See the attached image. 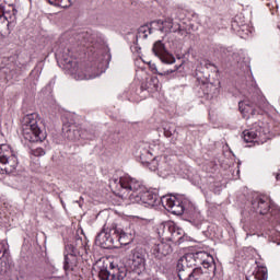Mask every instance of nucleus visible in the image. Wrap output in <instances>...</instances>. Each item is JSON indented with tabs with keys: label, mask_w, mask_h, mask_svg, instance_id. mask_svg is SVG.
Instances as JSON below:
<instances>
[{
	"label": "nucleus",
	"mask_w": 280,
	"mask_h": 280,
	"mask_svg": "<svg viewBox=\"0 0 280 280\" xmlns=\"http://www.w3.org/2000/svg\"><path fill=\"white\" fill-rule=\"evenodd\" d=\"M18 10L16 8L12 7L11 11H4V13H2V18L0 20V23H8V25H10V23L16 21V14H18Z\"/></svg>",
	"instance_id": "23"
},
{
	"label": "nucleus",
	"mask_w": 280,
	"mask_h": 280,
	"mask_svg": "<svg viewBox=\"0 0 280 280\" xmlns=\"http://www.w3.org/2000/svg\"><path fill=\"white\" fill-rule=\"evenodd\" d=\"M108 235L114 238L115 242H118V237L121 233V228L117 226V224H112L110 228L105 229Z\"/></svg>",
	"instance_id": "25"
},
{
	"label": "nucleus",
	"mask_w": 280,
	"mask_h": 280,
	"mask_svg": "<svg viewBox=\"0 0 280 280\" xmlns=\"http://www.w3.org/2000/svg\"><path fill=\"white\" fill-rule=\"evenodd\" d=\"M19 167V159L8 144L0 145V174H14Z\"/></svg>",
	"instance_id": "6"
},
{
	"label": "nucleus",
	"mask_w": 280,
	"mask_h": 280,
	"mask_svg": "<svg viewBox=\"0 0 280 280\" xmlns=\"http://www.w3.org/2000/svg\"><path fill=\"white\" fill-rule=\"evenodd\" d=\"M254 279L268 280V269L266 267H258L254 272ZM249 280V279H247Z\"/></svg>",
	"instance_id": "26"
},
{
	"label": "nucleus",
	"mask_w": 280,
	"mask_h": 280,
	"mask_svg": "<svg viewBox=\"0 0 280 280\" xmlns=\"http://www.w3.org/2000/svg\"><path fill=\"white\" fill-rule=\"evenodd\" d=\"M150 67H151V71H154L155 73H158V75H170V73H174V72L178 71V69H180V66H175L174 69L159 72V70L156 69V65L152 63Z\"/></svg>",
	"instance_id": "28"
},
{
	"label": "nucleus",
	"mask_w": 280,
	"mask_h": 280,
	"mask_svg": "<svg viewBox=\"0 0 280 280\" xmlns=\"http://www.w3.org/2000/svg\"><path fill=\"white\" fill-rule=\"evenodd\" d=\"M180 280H211L215 277V272H211L209 269L202 270V268L197 267L191 271L177 273Z\"/></svg>",
	"instance_id": "12"
},
{
	"label": "nucleus",
	"mask_w": 280,
	"mask_h": 280,
	"mask_svg": "<svg viewBox=\"0 0 280 280\" xmlns=\"http://www.w3.org/2000/svg\"><path fill=\"white\" fill-rule=\"evenodd\" d=\"M164 229H167L168 231H172L174 228H172V224L167 223L164 225Z\"/></svg>",
	"instance_id": "37"
},
{
	"label": "nucleus",
	"mask_w": 280,
	"mask_h": 280,
	"mask_svg": "<svg viewBox=\"0 0 280 280\" xmlns=\"http://www.w3.org/2000/svg\"><path fill=\"white\" fill-rule=\"evenodd\" d=\"M150 85L153 86L155 91H159V78L152 77L150 79Z\"/></svg>",
	"instance_id": "32"
},
{
	"label": "nucleus",
	"mask_w": 280,
	"mask_h": 280,
	"mask_svg": "<svg viewBox=\"0 0 280 280\" xmlns=\"http://www.w3.org/2000/svg\"><path fill=\"white\" fill-rule=\"evenodd\" d=\"M95 242L102 248H110L113 244H115L114 238L108 234V232H106V228L97 234Z\"/></svg>",
	"instance_id": "21"
},
{
	"label": "nucleus",
	"mask_w": 280,
	"mask_h": 280,
	"mask_svg": "<svg viewBox=\"0 0 280 280\" xmlns=\"http://www.w3.org/2000/svg\"><path fill=\"white\" fill-rule=\"evenodd\" d=\"M1 73H5V69H0V75Z\"/></svg>",
	"instance_id": "40"
},
{
	"label": "nucleus",
	"mask_w": 280,
	"mask_h": 280,
	"mask_svg": "<svg viewBox=\"0 0 280 280\" xmlns=\"http://www.w3.org/2000/svg\"><path fill=\"white\" fill-rule=\"evenodd\" d=\"M22 137L30 143H43L47 133L38 126V114H27L21 120Z\"/></svg>",
	"instance_id": "3"
},
{
	"label": "nucleus",
	"mask_w": 280,
	"mask_h": 280,
	"mask_svg": "<svg viewBox=\"0 0 280 280\" xmlns=\"http://www.w3.org/2000/svg\"><path fill=\"white\" fill-rule=\"evenodd\" d=\"M108 62H110V52H104L95 62L97 71L86 74L80 67H78V59L73 57V52L69 48L65 49L61 54V65L74 80H93L100 78V75L106 71Z\"/></svg>",
	"instance_id": "1"
},
{
	"label": "nucleus",
	"mask_w": 280,
	"mask_h": 280,
	"mask_svg": "<svg viewBox=\"0 0 280 280\" xmlns=\"http://www.w3.org/2000/svg\"><path fill=\"white\" fill-rule=\"evenodd\" d=\"M129 200L132 203L137 205H148V207H154L156 205V201L159 200V195L154 194L152 190H149L145 188V186H142L140 191L138 194H130Z\"/></svg>",
	"instance_id": "9"
},
{
	"label": "nucleus",
	"mask_w": 280,
	"mask_h": 280,
	"mask_svg": "<svg viewBox=\"0 0 280 280\" xmlns=\"http://www.w3.org/2000/svg\"><path fill=\"white\" fill-rule=\"evenodd\" d=\"M152 30H156V27L152 26V23L150 24H145L139 27L138 30V38H148V36H150V34H152Z\"/></svg>",
	"instance_id": "24"
},
{
	"label": "nucleus",
	"mask_w": 280,
	"mask_h": 280,
	"mask_svg": "<svg viewBox=\"0 0 280 280\" xmlns=\"http://www.w3.org/2000/svg\"><path fill=\"white\" fill-rule=\"evenodd\" d=\"M31 154H33V156H45L46 152L44 148H37V149H33L31 151Z\"/></svg>",
	"instance_id": "31"
},
{
	"label": "nucleus",
	"mask_w": 280,
	"mask_h": 280,
	"mask_svg": "<svg viewBox=\"0 0 280 280\" xmlns=\"http://www.w3.org/2000/svg\"><path fill=\"white\" fill-rule=\"evenodd\" d=\"M172 253V245L165 242H160L155 244L152 248V255L155 259H163V257H167Z\"/></svg>",
	"instance_id": "20"
},
{
	"label": "nucleus",
	"mask_w": 280,
	"mask_h": 280,
	"mask_svg": "<svg viewBox=\"0 0 280 280\" xmlns=\"http://www.w3.org/2000/svg\"><path fill=\"white\" fill-rule=\"evenodd\" d=\"M140 159L143 163H148L149 170L151 172H156V170H161V164H159L160 158L152 159V152L145 149V147L140 151Z\"/></svg>",
	"instance_id": "18"
},
{
	"label": "nucleus",
	"mask_w": 280,
	"mask_h": 280,
	"mask_svg": "<svg viewBox=\"0 0 280 280\" xmlns=\"http://www.w3.org/2000/svg\"><path fill=\"white\" fill-rule=\"evenodd\" d=\"M161 203L166 211H170L174 215L186 213L195 226H200L205 220L200 210L189 199L179 200L176 196L165 195L161 198Z\"/></svg>",
	"instance_id": "2"
},
{
	"label": "nucleus",
	"mask_w": 280,
	"mask_h": 280,
	"mask_svg": "<svg viewBox=\"0 0 280 280\" xmlns=\"http://www.w3.org/2000/svg\"><path fill=\"white\" fill-rule=\"evenodd\" d=\"M200 66L205 67L206 69H210V67H213V63L209 61V59H203L200 61Z\"/></svg>",
	"instance_id": "33"
},
{
	"label": "nucleus",
	"mask_w": 280,
	"mask_h": 280,
	"mask_svg": "<svg viewBox=\"0 0 280 280\" xmlns=\"http://www.w3.org/2000/svg\"><path fill=\"white\" fill-rule=\"evenodd\" d=\"M195 257V266H203L205 270H210L212 275L215 271V260L213 259V256H211L207 252H197L194 253Z\"/></svg>",
	"instance_id": "14"
},
{
	"label": "nucleus",
	"mask_w": 280,
	"mask_h": 280,
	"mask_svg": "<svg viewBox=\"0 0 280 280\" xmlns=\"http://www.w3.org/2000/svg\"><path fill=\"white\" fill-rule=\"evenodd\" d=\"M113 182L115 185H119L120 189H126L129 197L130 194H139L143 188V184L130 175H125L119 179H113Z\"/></svg>",
	"instance_id": "11"
},
{
	"label": "nucleus",
	"mask_w": 280,
	"mask_h": 280,
	"mask_svg": "<svg viewBox=\"0 0 280 280\" xmlns=\"http://www.w3.org/2000/svg\"><path fill=\"white\" fill-rule=\"evenodd\" d=\"M255 106H258V108H266V103H252L250 101L238 103V109L245 119H250V117L255 116Z\"/></svg>",
	"instance_id": "16"
},
{
	"label": "nucleus",
	"mask_w": 280,
	"mask_h": 280,
	"mask_svg": "<svg viewBox=\"0 0 280 280\" xmlns=\"http://www.w3.org/2000/svg\"><path fill=\"white\" fill-rule=\"evenodd\" d=\"M133 240H135V233H132V231L120 230V234L118 236L117 242H119V244H121L122 246H128V244H131Z\"/></svg>",
	"instance_id": "22"
},
{
	"label": "nucleus",
	"mask_w": 280,
	"mask_h": 280,
	"mask_svg": "<svg viewBox=\"0 0 280 280\" xmlns=\"http://www.w3.org/2000/svg\"><path fill=\"white\" fill-rule=\"evenodd\" d=\"M192 266H196L194 253H188V254L184 255L177 261L178 275H180V272H189V269L192 268Z\"/></svg>",
	"instance_id": "19"
},
{
	"label": "nucleus",
	"mask_w": 280,
	"mask_h": 280,
	"mask_svg": "<svg viewBox=\"0 0 280 280\" xmlns=\"http://www.w3.org/2000/svg\"><path fill=\"white\" fill-rule=\"evenodd\" d=\"M67 255L65 256L63 269L67 271L73 270V266L69 264V255L70 257H78V255H84L86 253V240H82V237L77 236L73 243L66 245Z\"/></svg>",
	"instance_id": "8"
},
{
	"label": "nucleus",
	"mask_w": 280,
	"mask_h": 280,
	"mask_svg": "<svg viewBox=\"0 0 280 280\" xmlns=\"http://www.w3.org/2000/svg\"><path fill=\"white\" fill-rule=\"evenodd\" d=\"M7 3H9L8 0H0V5H1L2 8H5V4H7Z\"/></svg>",
	"instance_id": "36"
},
{
	"label": "nucleus",
	"mask_w": 280,
	"mask_h": 280,
	"mask_svg": "<svg viewBox=\"0 0 280 280\" xmlns=\"http://www.w3.org/2000/svg\"><path fill=\"white\" fill-rule=\"evenodd\" d=\"M50 5H57L58 8H71V0H48Z\"/></svg>",
	"instance_id": "29"
},
{
	"label": "nucleus",
	"mask_w": 280,
	"mask_h": 280,
	"mask_svg": "<svg viewBox=\"0 0 280 280\" xmlns=\"http://www.w3.org/2000/svg\"><path fill=\"white\" fill-rule=\"evenodd\" d=\"M152 51L164 65H174V62H176L174 55L170 54L167 49H165V44L161 40L154 43Z\"/></svg>",
	"instance_id": "15"
},
{
	"label": "nucleus",
	"mask_w": 280,
	"mask_h": 280,
	"mask_svg": "<svg viewBox=\"0 0 280 280\" xmlns=\"http://www.w3.org/2000/svg\"><path fill=\"white\" fill-rule=\"evenodd\" d=\"M268 135L270 129L266 127V124L259 121L255 122L250 129L243 131V139L245 143H266L268 141Z\"/></svg>",
	"instance_id": "5"
},
{
	"label": "nucleus",
	"mask_w": 280,
	"mask_h": 280,
	"mask_svg": "<svg viewBox=\"0 0 280 280\" xmlns=\"http://www.w3.org/2000/svg\"><path fill=\"white\" fill-rule=\"evenodd\" d=\"M151 27H155L162 34H172V32H180V24H174V19L171 16L164 20H155L151 22Z\"/></svg>",
	"instance_id": "13"
},
{
	"label": "nucleus",
	"mask_w": 280,
	"mask_h": 280,
	"mask_svg": "<svg viewBox=\"0 0 280 280\" xmlns=\"http://www.w3.org/2000/svg\"><path fill=\"white\" fill-rule=\"evenodd\" d=\"M237 34H238V36H241V38H246L249 34H252V31L248 27V25L243 24L237 30Z\"/></svg>",
	"instance_id": "30"
},
{
	"label": "nucleus",
	"mask_w": 280,
	"mask_h": 280,
	"mask_svg": "<svg viewBox=\"0 0 280 280\" xmlns=\"http://www.w3.org/2000/svg\"><path fill=\"white\" fill-rule=\"evenodd\" d=\"M269 237H271L272 242H275L276 244H278V246H280V233H276V238L272 237V234H269Z\"/></svg>",
	"instance_id": "34"
},
{
	"label": "nucleus",
	"mask_w": 280,
	"mask_h": 280,
	"mask_svg": "<svg viewBox=\"0 0 280 280\" xmlns=\"http://www.w3.org/2000/svg\"><path fill=\"white\" fill-rule=\"evenodd\" d=\"M80 139L91 141V140L95 139V132H93V130H91V129L80 128Z\"/></svg>",
	"instance_id": "27"
},
{
	"label": "nucleus",
	"mask_w": 280,
	"mask_h": 280,
	"mask_svg": "<svg viewBox=\"0 0 280 280\" xmlns=\"http://www.w3.org/2000/svg\"><path fill=\"white\" fill-rule=\"evenodd\" d=\"M164 136L167 138L172 137V130L164 128Z\"/></svg>",
	"instance_id": "35"
},
{
	"label": "nucleus",
	"mask_w": 280,
	"mask_h": 280,
	"mask_svg": "<svg viewBox=\"0 0 280 280\" xmlns=\"http://www.w3.org/2000/svg\"><path fill=\"white\" fill-rule=\"evenodd\" d=\"M148 258V253L141 247L132 249L127 259V266L136 275H141L145 272V261Z\"/></svg>",
	"instance_id": "7"
},
{
	"label": "nucleus",
	"mask_w": 280,
	"mask_h": 280,
	"mask_svg": "<svg viewBox=\"0 0 280 280\" xmlns=\"http://www.w3.org/2000/svg\"><path fill=\"white\" fill-rule=\"evenodd\" d=\"M3 262H0V272H3Z\"/></svg>",
	"instance_id": "38"
},
{
	"label": "nucleus",
	"mask_w": 280,
	"mask_h": 280,
	"mask_svg": "<svg viewBox=\"0 0 280 280\" xmlns=\"http://www.w3.org/2000/svg\"><path fill=\"white\" fill-rule=\"evenodd\" d=\"M276 180H280V173L276 174Z\"/></svg>",
	"instance_id": "39"
},
{
	"label": "nucleus",
	"mask_w": 280,
	"mask_h": 280,
	"mask_svg": "<svg viewBox=\"0 0 280 280\" xmlns=\"http://www.w3.org/2000/svg\"><path fill=\"white\" fill-rule=\"evenodd\" d=\"M252 208L256 213H259L260 215H266V213L271 210L270 213L272 218V224H280V208L279 206L272 203L268 196L259 195L254 197L252 200Z\"/></svg>",
	"instance_id": "4"
},
{
	"label": "nucleus",
	"mask_w": 280,
	"mask_h": 280,
	"mask_svg": "<svg viewBox=\"0 0 280 280\" xmlns=\"http://www.w3.org/2000/svg\"><path fill=\"white\" fill-rule=\"evenodd\" d=\"M128 269L126 267H119L115 261L109 264L108 269H101L98 277L102 280H127Z\"/></svg>",
	"instance_id": "10"
},
{
	"label": "nucleus",
	"mask_w": 280,
	"mask_h": 280,
	"mask_svg": "<svg viewBox=\"0 0 280 280\" xmlns=\"http://www.w3.org/2000/svg\"><path fill=\"white\" fill-rule=\"evenodd\" d=\"M81 38H84V34L80 35Z\"/></svg>",
	"instance_id": "41"
},
{
	"label": "nucleus",
	"mask_w": 280,
	"mask_h": 280,
	"mask_svg": "<svg viewBox=\"0 0 280 280\" xmlns=\"http://www.w3.org/2000/svg\"><path fill=\"white\" fill-rule=\"evenodd\" d=\"M63 139L68 141H80V127L75 124L66 122L62 126Z\"/></svg>",
	"instance_id": "17"
}]
</instances>
